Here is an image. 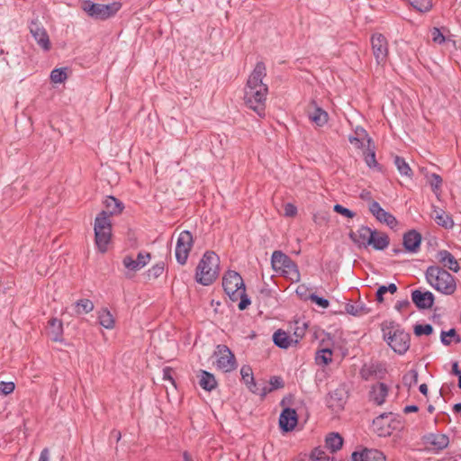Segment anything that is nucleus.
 I'll return each instance as SVG.
<instances>
[{"instance_id": "nucleus-44", "label": "nucleus", "mask_w": 461, "mask_h": 461, "mask_svg": "<svg viewBox=\"0 0 461 461\" xmlns=\"http://www.w3.org/2000/svg\"><path fill=\"white\" fill-rule=\"evenodd\" d=\"M429 183L430 185V187L432 189V191L438 194L439 190H440V187H441V185H442V178L440 176L433 173L429 176Z\"/></svg>"}, {"instance_id": "nucleus-27", "label": "nucleus", "mask_w": 461, "mask_h": 461, "mask_svg": "<svg viewBox=\"0 0 461 461\" xmlns=\"http://www.w3.org/2000/svg\"><path fill=\"white\" fill-rule=\"evenodd\" d=\"M343 438L339 433H330L325 439L326 447L331 452H337L342 447Z\"/></svg>"}, {"instance_id": "nucleus-40", "label": "nucleus", "mask_w": 461, "mask_h": 461, "mask_svg": "<svg viewBox=\"0 0 461 461\" xmlns=\"http://www.w3.org/2000/svg\"><path fill=\"white\" fill-rule=\"evenodd\" d=\"M76 313H88L94 310V303L88 299H82L75 303Z\"/></svg>"}, {"instance_id": "nucleus-13", "label": "nucleus", "mask_w": 461, "mask_h": 461, "mask_svg": "<svg viewBox=\"0 0 461 461\" xmlns=\"http://www.w3.org/2000/svg\"><path fill=\"white\" fill-rule=\"evenodd\" d=\"M393 420L392 413H383L373 420L374 429L380 437L390 436L393 432L391 422Z\"/></svg>"}, {"instance_id": "nucleus-1", "label": "nucleus", "mask_w": 461, "mask_h": 461, "mask_svg": "<svg viewBox=\"0 0 461 461\" xmlns=\"http://www.w3.org/2000/svg\"><path fill=\"white\" fill-rule=\"evenodd\" d=\"M267 76V68L263 61L257 62L250 73L244 88L246 105L253 110L259 117L265 116L266 100L268 94L267 86L263 83Z\"/></svg>"}, {"instance_id": "nucleus-43", "label": "nucleus", "mask_w": 461, "mask_h": 461, "mask_svg": "<svg viewBox=\"0 0 461 461\" xmlns=\"http://www.w3.org/2000/svg\"><path fill=\"white\" fill-rule=\"evenodd\" d=\"M306 329L307 324L305 322L295 321L292 337L296 339V344L305 335Z\"/></svg>"}, {"instance_id": "nucleus-37", "label": "nucleus", "mask_w": 461, "mask_h": 461, "mask_svg": "<svg viewBox=\"0 0 461 461\" xmlns=\"http://www.w3.org/2000/svg\"><path fill=\"white\" fill-rule=\"evenodd\" d=\"M394 165L402 176L411 177L412 170L403 158L396 156L394 158Z\"/></svg>"}, {"instance_id": "nucleus-47", "label": "nucleus", "mask_w": 461, "mask_h": 461, "mask_svg": "<svg viewBox=\"0 0 461 461\" xmlns=\"http://www.w3.org/2000/svg\"><path fill=\"white\" fill-rule=\"evenodd\" d=\"M431 39L437 44H442L446 41V38L438 28L434 27L431 32Z\"/></svg>"}, {"instance_id": "nucleus-62", "label": "nucleus", "mask_w": 461, "mask_h": 461, "mask_svg": "<svg viewBox=\"0 0 461 461\" xmlns=\"http://www.w3.org/2000/svg\"><path fill=\"white\" fill-rule=\"evenodd\" d=\"M409 305H410V302L408 300L399 301L397 303V304H396V308L398 310H401V309L405 308V307H407Z\"/></svg>"}, {"instance_id": "nucleus-33", "label": "nucleus", "mask_w": 461, "mask_h": 461, "mask_svg": "<svg viewBox=\"0 0 461 461\" xmlns=\"http://www.w3.org/2000/svg\"><path fill=\"white\" fill-rule=\"evenodd\" d=\"M440 341L444 346H449L453 341L455 343H459L461 341V339L455 329H450L447 331H441Z\"/></svg>"}, {"instance_id": "nucleus-17", "label": "nucleus", "mask_w": 461, "mask_h": 461, "mask_svg": "<svg viewBox=\"0 0 461 461\" xmlns=\"http://www.w3.org/2000/svg\"><path fill=\"white\" fill-rule=\"evenodd\" d=\"M351 461H385V456L377 449L365 448L361 451L353 452Z\"/></svg>"}, {"instance_id": "nucleus-24", "label": "nucleus", "mask_w": 461, "mask_h": 461, "mask_svg": "<svg viewBox=\"0 0 461 461\" xmlns=\"http://www.w3.org/2000/svg\"><path fill=\"white\" fill-rule=\"evenodd\" d=\"M388 394V387L384 383H378L374 385L370 392V397L377 405H381L385 402Z\"/></svg>"}, {"instance_id": "nucleus-9", "label": "nucleus", "mask_w": 461, "mask_h": 461, "mask_svg": "<svg viewBox=\"0 0 461 461\" xmlns=\"http://www.w3.org/2000/svg\"><path fill=\"white\" fill-rule=\"evenodd\" d=\"M213 356L215 357L214 364L218 369L227 373L237 367L235 356L226 345H218Z\"/></svg>"}, {"instance_id": "nucleus-39", "label": "nucleus", "mask_w": 461, "mask_h": 461, "mask_svg": "<svg viewBox=\"0 0 461 461\" xmlns=\"http://www.w3.org/2000/svg\"><path fill=\"white\" fill-rule=\"evenodd\" d=\"M345 310L348 313L358 316L368 312V310L362 303H347Z\"/></svg>"}, {"instance_id": "nucleus-61", "label": "nucleus", "mask_w": 461, "mask_h": 461, "mask_svg": "<svg viewBox=\"0 0 461 461\" xmlns=\"http://www.w3.org/2000/svg\"><path fill=\"white\" fill-rule=\"evenodd\" d=\"M417 372L411 371L409 375H404L403 380L406 383L408 378H411V381L417 382Z\"/></svg>"}, {"instance_id": "nucleus-41", "label": "nucleus", "mask_w": 461, "mask_h": 461, "mask_svg": "<svg viewBox=\"0 0 461 461\" xmlns=\"http://www.w3.org/2000/svg\"><path fill=\"white\" fill-rule=\"evenodd\" d=\"M50 80L55 84H61L68 78L67 68H55L50 73Z\"/></svg>"}, {"instance_id": "nucleus-3", "label": "nucleus", "mask_w": 461, "mask_h": 461, "mask_svg": "<svg viewBox=\"0 0 461 461\" xmlns=\"http://www.w3.org/2000/svg\"><path fill=\"white\" fill-rule=\"evenodd\" d=\"M383 338L388 346L397 354L403 355L411 344L410 334L405 332L393 321L382 324Z\"/></svg>"}, {"instance_id": "nucleus-46", "label": "nucleus", "mask_w": 461, "mask_h": 461, "mask_svg": "<svg viewBox=\"0 0 461 461\" xmlns=\"http://www.w3.org/2000/svg\"><path fill=\"white\" fill-rule=\"evenodd\" d=\"M311 456L313 461H332L326 452L321 448H315Z\"/></svg>"}, {"instance_id": "nucleus-19", "label": "nucleus", "mask_w": 461, "mask_h": 461, "mask_svg": "<svg viewBox=\"0 0 461 461\" xmlns=\"http://www.w3.org/2000/svg\"><path fill=\"white\" fill-rule=\"evenodd\" d=\"M150 260V254L149 253H142L140 252L137 256V258L134 259L131 257H125L123 258V266L131 271H138L144 267Z\"/></svg>"}, {"instance_id": "nucleus-64", "label": "nucleus", "mask_w": 461, "mask_h": 461, "mask_svg": "<svg viewBox=\"0 0 461 461\" xmlns=\"http://www.w3.org/2000/svg\"><path fill=\"white\" fill-rule=\"evenodd\" d=\"M452 372L454 375H458V377L461 375V371L459 370L457 362H455L452 366Z\"/></svg>"}, {"instance_id": "nucleus-6", "label": "nucleus", "mask_w": 461, "mask_h": 461, "mask_svg": "<svg viewBox=\"0 0 461 461\" xmlns=\"http://www.w3.org/2000/svg\"><path fill=\"white\" fill-rule=\"evenodd\" d=\"M95 244L102 253L107 250L112 237V223L107 212L102 211L95 220Z\"/></svg>"}, {"instance_id": "nucleus-53", "label": "nucleus", "mask_w": 461, "mask_h": 461, "mask_svg": "<svg viewBox=\"0 0 461 461\" xmlns=\"http://www.w3.org/2000/svg\"><path fill=\"white\" fill-rule=\"evenodd\" d=\"M284 211L286 217H293L297 213L296 206L290 203L285 205Z\"/></svg>"}, {"instance_id": "nucleus-8", "label": "nucleus", "mask_w": 461, "mask_h": 461, "mask_svg": "<svg viewBox=\"0 0 461 461\" xmlns=\"http://www.w3.org/2000/svg\"><path fill=\"white\" fill-rule=\"evenodd\" d=\"M222 286L226 294L233 302L238 301L239 297L246 291L241 276L233 270H229L224 274Z\"/></svg>"}, {"instance_id": "nucleus-45", "label": "nucleus", "mask_w": 461, "mask_h": 461, "mask_svg": "<svg viewBox=\"0 0 461 461\" xmlns=\"http://www.w3.org/2000/svg\"><path fill=\"white\" fill-rule=\"evenodd\" d=\"M433 332V327L430 324H417L414 327L416 336L430 335Z\"/></svg>"}, {"instance_id": "nucleus-20", "label": "nucleus", "mask_w": 461, "mask_h": 461, "mask_svg": "<svg viewBox=\"0 0 461 461\" xmlns=\"http://www.w3.org/2000/svg\"><path fill=\"white\" fill-rule=\"evenodd\" d=\"M436 258L442 267L448 268L453 272H457L460 269V265L456 258L447 250H438L436 255Z\"/></svg>"}, {"instance_id": "nucleus-18", "label": "nucleus", "mask_w": 461, "mask_h": 461, "mask_svg": "<svg viewBox=\"0 0 461 461\" xmlns=\"http://www.w3.org/2000/svg\"><path fill=\"white\" fill-rule=\"evenodd\" d=\"M297 424V413L295 410L285 408L280 414L279 426L284 431L293 430Z\"/></svg>"}, {"instance_id": "nucleus-34", "label": "nucleus", "mask_w": 461, "mask_h": 461, "mask_svg": "<svg viewBox=\"0 0 461 461\" xmlns=\"http://www.w3.org/2000/svg\"><path fill=\"white\" fill-rule=\"evenodd\" d=\"M367 137L366 131L362 127H357L355 129V135L349 136V142L356 148L360 149L363 147L364 140Z\"/></svg>"}, {"instance_id": "nucleus-59", "label": "nucleus", "mask_w": 461, "mask_h": 461, "mask_svg": "<svg viewBox=\"0 0 461 461\" xmlns=\"http://www.w3.org/2000/svg\"><path fill=\"white\" fill-rule=\"evenodd\" d=\"M270 392H272V390H270V386L264 385L262 388H259L257 385V392H253V393H257V394H259L261 396H265V395H267Z\"/></svg>"}, {"instance_id": "nucleus-31", "label": "nucleus", "mask_w": 461, "mask_h": 461, "mask_svg": "<svg viewBox=\"0 0 461 461\" xmlns=\"http://www.w3.org/2000/svg\"><path fill=\"white\" fill-rule=\"evenodd\" d=\"M98 320L100 325L105 329L112 330L114 327V318L111 312L106 308L98 312Z\"/></svg>"}, {"instance_id": "nucleus-51", "label": "nucleus", "mask_w": 461, "mask_h": 461, "mask_svg": "<svg viewBox=\"0 0 461 461\" xmlns=\"http://www.w3.org/2000/svg\"><path fill=\"white\" fill-rule=\"evenodd\" d=\"M270 390H276L278 388H282L284 386V383L281 377L272 376L269 381Z\"/></svg>"}, {"instance_id": "nucleus-26", "label": "nucleus", "mask_w": 461, "mask_h": 461, "mask_svg": "<svg viewBox=\"0 0 461 461\" xmlns=\"http://www.w3.org/2000/svg\"><path fill=\"white\" fill-rule=\"evenodd\" d=\"M48 333L52 340L61 341L63 334L62 321L57 318L50 319L49 321Z\"/></svg>"}, {"instance_id": "nucleus-7", "label": "nucleus", "mask_w": 461, "mask_h": 461, "mask_svg": "<svg viewBox=\"0 0 461 461\" xmlns=\"http://www.w3.org/2000/svg\"><path fill=\"white\" fill-rule=\"evenodd\" d=\"M121 4L113 2L108 5L95 4L90 0L82 3V9L92 18L105 20L114 15L121 8Z\"/></svg>"}, {"instance_id": "nucleus-16", "label": "nucleus", "mask_w": 461, "mask_h": 461, "mask_svg": "<svg viewBox=\"0 0 461 461\" xmlns=\"http://www.w3.org/2000/svg\"><path fill=\"white\" fill-rule=\"evenodd\" d=\"M411 300L419 309H429L434 303V295L429 291L414 290L411 293Z\"/></svg>"}, {"instance_id": "nucleus-25", "label": "nucleus", "mask_w": 461, "mask_h": 461, "mask_svg": "<svg viewBox=\"0 0 461 461\" xmlns=\"http://www.w3.org/2000/svg\"><path fill=\"white\" fill-rule=\"evenodd\" d=\"M389 245V237L384 232L375 230V234L368 240V247L371 246L375 250H384Z\"/></svg>"}, {"instance_id": "nucleus-12", "label": "nucleus", "mask_w": 461, "mask_h": 461, "mask_svg": "<svg viewBox=\"0 0 461 461\" xmlns=\"http://www.w3.org/2000/svg\"><path fill=\"white\" fill-rule=\"evenodd\" d=\"M368 209L372 215L381 223L387 225L391 229H394L397 226L398 221L396 218L389 212L384 210L378 202L372 201L369 203Z\"/></svg>"}, {"instance_id": "nucleus-50", "label": "nucleus", "mask_w": 461, "mask_h": 461, "mask_svg": "<svg viewBox=\"0 0 461 461\" xmlns=\"http://www.w3.org/2000/svg\"><path fill=\"white\" fill-rule=\"evenodd\" d=\"M333 210L347 218H353L356 215L354 212L339 203L334 205Z\"/></svg>"}, {"instance_id": "nucleus-22", "label": "nucleus", "mask_w": 461, "mask_h": 461, "mask_svg": "<svg viewBox=\"0 0 461 461\" xmlns=\"http://www.w3.org/2000/svg\"><path fill=\"white\" fill-rule=\"evenodd\" d=\"M273 341L276 346L280 348L286 349L292 346L296 345V339H294L292 335L288 334L283 330H277L273 334Z\"/></svg>"}, {"instance_id": "nucleus-29", "label": "nucleus", "mask_w": 461, "mask_h": 461, "mask_svg": "<svg viewBox=\"0 0 461 461\" xmlns=\"http://www.w3.org/2000/svg\"><path fill=\"white\" fill-rule=\"evenodd\" d=\"M199 384L203 390L210 392L216 387L217 382L212 374L207 371H202Z\"/></svg>"}, {"instance_id": "nucleus-32", "label": "nucleus", "mask_w": 461, "mask_h": 461, "mask_svg": "<svg viewBox=\"0 0 461 461\" xmlns=\"http://www.w3.org/2000/svg\"><path fill=\"white\" fill-rule=\"evenodd\" d=\"M429 441L438 450L446 448L449 444L448 437L445 434H431Z\"/></svg>"}, {"instance_id": "nucleus-11", "label": "nucleus", "mask_w": 461, "mask_h": 461, "mask_svg": "<svg viewBox=\"0 0 461 461\" xmlns=\"http://www.w3.org/2000/svg\"><path fill=\"white\" fill-rule=\"evenodd\" d=\"M371 46L376 64L384 66L389 54L387 39L381 33H375L371 37Z\"/></svg>"}, {"instance_id": "nucleus-49", "label": "nucleus", "mask_w": 461, "mask_h": 461, "mask_svg": "<svg viewBox=\"0 0 461 461\" xmlns=\"http://www.w3.org/2000/svg\"><path fill=\"white\" fill-rule=\"evenodd\" d=\"M309 299L312 303H315L318 306H320V307H321L323 309L328 308L329 305H330V303H329V301L327 299L320 297V296H318L315 294H310Z\"/></svg>"}, {"instance_id": "nucleus-36", "label": "nucleus", "mask_w": 461, "mask_h": 461, "mask_svg": "<svg viewBox=\"0 0 461 461\" xmlns=\"http://www.w3.org/2000/svg\"><path fill=\"white\" fill-rule=\"evenodd\" d=\"M105 205L109 210V212H107L109 216L112 214L120 213L123 209L122 203L113 196L106 198Z\"/></svg>"}, {"instance_id": "nucleus-56", "label": "nucleus", "mask_w": 461, "mask_h": 461, "mask_svg": "<svg viewBox=\"0 0 461 461\" xmlns=\"http://www.w3.org/2000/svg\"><path fill=\"white\" fill-rule=\"evenodd\" d=\"M374 373L375 370L373 369V367L366 366H365L360 371L361 377L365 380H368L373 375Z\"/></svg>"}, {"instance_id": "nucleus-54", "label": "nucleus", "mask_w": 461, "mask_h": 461, "mask_svg": "<svg viewBox=\"0 0 461 461\" xmlns=\"http://www.w3.org/2000/svg\"><path fill=\"white\" fill-rule=\"evenodd\" d=\"M164 271V264H157L152 268L149 269V275L154 277H158Z\"/></svg>"}, {"instance_id": "nucleus-58", "label": "nucleus", "mask_w": 461, "mask_h": 461, "mask_svg": "<svg viewBox=\"0 0 461 461\" xmlns=\"http://www.w3.org/2000/svg\"><path fill=\"white\" fill-rule=\"evenodd\" d=\"M387 293L385 285L380 286L376 291V300L379 303H382L384 301V294Z\"/></svg>"}, {"instance_id": "nucleus-57", "label": "nucleus", "mask_w": 461, "mask_h": 461, "mask_svg": "<svg viewBox=\"0 0 461 461\" xmlns=\"http://www.w3.org/2000/svg\"><path fill=\"white\" fill-rule=\"evenodd\" d=\"M173 369L171 367H165L163 369V380L169 381L173 385H175V381L173 379Z\"/></svg>"}, {"instance_id": "nucleus-2", "label": "nucleus", "mask_w": 461, "mask_h": 461, "mask_svg": "<svg viewBox=\"0 0 461 461\" xmlns=\"http://www.w3.org/2000/svg\"><path fill=\"white\" fill-rule=\"evenodd\" d=\"M427 282L436 291L451 295L456 290V278L439 266H430L425 272Z\"/></svg>"}, {"instance_id": "nucleus-5", "label": "nucleus", "mask_w": 461, "mask_h": 461, "mask_svg": "<svg viewBox=\"0 0 461 461\" xmlns=\"http://www.w3.org/2000/svg\"><path fill=\"white\" fill-rule=\"evenodd\" d=\"M271 265L276 273H279L293 283L300 281L301 276L297 265L282 251L276 250L273 252Z\"/></svg>"}, {"instance_id": "nucleus-14", "label": "nucleus", "mask_w": 461, "mask_h": 461, "mask_svg": "<svg viewBox=\"0 0 461 461\" xmlns=\"http://www.w3.org/2000/svg\"><path fill=\"white\" fill-rule=\"evenodd\" d=\"M375 234V230H372L367 226H361L357 231H351L349 237L359 248L366 249L368 247V240Z\"/></svg>"}, {"instance_id": "nucleus-52", "label": "nucleus", "mask_w": 461, "mask_h": 461, "mask_svg": "<svg viewBox=\"0 0 461 461\" xmlns=\"http://www.w3.org/2000/svg\"><path fill=\"white\" fill-rule=\"evenodd\" d=\"M366 163L369 167H375L377 165L376 159H375V153L374 150H368V152L366 155Z\"/></svg>"}, {"instance_id": "nucleus-21", "label": "nucleus", "mask_w": 461, "mask_h": 461, "mask_svg": "<svg viewBox=\"0 0 461 461\" xmlns=\"http://www.w3.org/2000/svg\"><path fill=\"white\" fill-rule=\"evenodd\" d=\"M402 243L407 251L416 253L420 247L421 235L415 230H409L403 235Z\"/></svg>"}, {"instance_id": "nucleus-35", "label": "nucleus", "mask_w": 461, "mask_h": 461, "mask_svg": "<svg viewBox=\"0 0 461 461\" xmlns=\"http://www.w3.org/2000/svg\"><path fill=\"white\" fill-rule=\"evenodd\" d=\"M333 352L330 348H322L316 352L315 362L317 365L327 366L332 362Z\"/></svg>"}, {"instance_id": "nucleus-55", "label": "nucleus", "mask_w": 461, "mask_h": 461, "mask_svg": "<svg viewBox=\"0 0 461 461\" xmlns=\"http://www.w3.org/2000/svg\"><path fill=\"white\" fill-rule=\"evenodd\" d=\"M239 299L240 300L239 303L240 310H245L250 304V300L247 296L246 291L240 295V297H239Z\"/></svg>"}, {"instance_id": "nucleus-63", "label": "nucleus", "mask_w": 461, "mask_h": 461, "mask_svg": "<svg viewBox=\"0 0 461 461\" xmlns=\"http://www.w3.org/2000/svg\"><path fill=\"white\" fill-rule=\"evenodd\" d=\"M418 410H419V408L416 405H408L404 408V412L405 413L416 412V411H418Z\"/></svg>"}, {"instance_id": "nucleus-30", "label": "nucleus", "mask_w": 461, "mask_h": 461, "mask_svg": "<svg viewBox=\"0 0 461 461\" xmlns=\"http://www.w3.org/2000/svg\"><path fill=\"white\" fill-rule=\"evenodd\" d=\"M242 380L251 392H257V384L255 383L253 372L250 366H244L240 369Z\"/></svg>"}, {"instance_id": "nucleus-48", "label": "nucleus", "mask_w": 461, "mask_h": 461, "mask_svg": "<svg viewBox=\"0 0 461 461\" xmlns=\"http://www.w3.org/2000/svg\"><path fill=\"white\" fill-rule=\"evenodd\" d=\"M15 384L13 382H0V393L4 395H8L14 392Z\"/></svg>"}, {"instance_id": "nucleus-38", "label": "nucleus", "mask_w": 461, "mask_h": 461, "mask_svg": "<svg viewBox=\"0 0 461 461\" xmlns=\"http://www.w3.org/2000/svg\"><path fill=\"white\" fill-rule=\"evenodd\" d=\"M310 119L317 126H323L328 122V113L321 108H316L314 112L310 114Z\"/></svg>"}, {"instance_id": "nucleus-28", "label": "nucleus", "mask_w": 461, "mask_h": 461, "mask_svg": "<svg viewBox=\"0 0 461 461\" xmlns=\"http://www.w3.org/2000/svg\"><path fill=\"white\" fill-rule=\"evenodd\" d=\"M344 404V393L342 389H336L329 393L328 405L332 409H340Z\"/></svg>"}, {"instance_id": "nucleus-60", "label": "nucleus", "mask_w": 461, "mask_h": 461, "mask_svg": "<svg viewBox=\"0 0 461 461\" xmlns=\"http://www.w3.org/2000/svg\"><path fill=\"white\" fill-rule=\"evenodd\" d=\"M38 461H50V450L45 447L41 450Z\"/></svg>"}, {"instance_id": "nucleus-42", "label": "nucleus", "mask_w": 461, "mask_h": 461, "mask_svg": "<svg viewBox=\"0 0 461 461\" xmlns=\"http://www.w3.org/2000/svg\"><path fill=\"white\" fill-rule=\"evenodd\" d=\"M408 2L414 9L421 13L428 12L432 7L430 0H408Z\"/></svg>"}, {"instance_id": "nucleus-4", "label": "nucleus", "mask_w": 461, "mask_h": 461, "mask_svg": "<svg viewBox=\"0 0 461 461\" xmlns=\"http://www.w3.org/2000/svg\"><path fill=\"white\" fill-rule=\"evenodd\" d=\"M219 257L213 251H206L196 267V282L203 285L212 284L219 274Z\"/></svg>"}, {"instance_id": "nucleus-23", "label": "nucleus", "mask_w": 461, "mask_h": 461, "mask_svg": "<svg viewBox=\"0 0 461 461\" xmlns=\"http://www.w3.org/2000/svg\"><path fill=\"white\" fill-rule=\"evenodd\" d=\"M431 218L436 221L438 225L445 229H451L454 225V221L451 216L444 210L436 206H433Z\"/></svg>"}, {"instance_id": "nucleus-15", "label": "nucleus", "mask_w": 461, "mask_h": 461, "mask_svg": "<svg viewBox=\"0 0 461 461\" xmlns=\"http://www.w3.org/2000/svg\"><path fill=\"white\" fill-rule=\"evenodd\" d=\"M30 32L41 49L44 50H49L50 49L49 35L42 26L38 23L32 22L30 25Z\"/></svg>"}, {"instance_id": "nucleus-10", "label": "nucleus", "mask_w": 461, "mask_h": 461, "mask_svg": "<svg viewBox=\"0 0 461 461\" xmlns=\"http://www.w3.org/2000/svg\"><path fill=\"white\" fill-rule=\"evenodd\" d=\"M193 245L194 239L192 233L189 230L181 231L178 235L175 249L176 261L180 265H185L186 263Z\"/></svg>"}]
</instances>
